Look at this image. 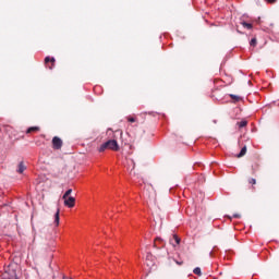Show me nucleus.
<instances>
[{
    "mask_svg": "<svg viewBox=\"0 0 279 279\" xmlns=\"http://www.w3.org/2000/svg\"><path fill=\"white\" fill-rule=\"evenodd\" d=\"M106 149H112L113 151H119V143L117 140H109L105 142L98 149V151L102 153L106 151Z\"/></svg>",
    "mask_w": 279,
    "mask_h": 279,
    "instance_id": "1",
    "label": "nucleus"
},
{
    "mask_svg": "<svg viewBox=\"0 0 279 279\" xmlns=\"http://www.w3.org/2000/svg\"><path fill=\"white\" fill-rule=\"evenodd\" d=\"M52 147L53 149H62V140L58 136L52 138Z\"/></svg>",
    "mask_w": 279,
    "mask_h": 279,
    "instance_id": "2",
    "label": "nucleus"
},
{
    "mask_svg": "<svg viewBox=\"0 0 279 279\" xmlns=\"http://www.w3.org/2000/svg\"><path fill=\"white\" fill-rule=\"evenodd\" d=\"M64 199V206H66L68 208H73V206H75V197L73 196H68Z\"/></svg>",
    "mask_w": 279,
    "mask_h": 279,
    "instance_id": "3",
    "label": "nucleus"
},
{
    "mask_svg": "<svg viewBox=\"0 0 279 279\" xmlns=\"http://www.w3.org/2000/svg\"><path fill=\"white\" fill-rule=\"evenodd\" d=\"M181 241L182 240L180 239V236H178V234H173L172 238L170 239V245H172L173 247H178Z\"/></svg>",
    "mask_w": 279,
    "mask_h": 279,
    "instance_id": "4",
    "label": "nucleus"
},
{
    "mask_svg": "<svg viewBox=\"0 0 279 279\" xmlns=\"http://www.w3.org/2000/svg\"><path fill=\"white\" fill-rule=\"evenodd\" d=\"M48 62H51V66L47 65L48 69H50V71H51V69H53V66H56V58L46 57L45 58V64H48Z\"/></svg>",
    "mask_w": 279,
    "mask_h": 279,
    "instance_id": "5",
    "label": "nucleus"
},
{
    "mask_svg": "<svg viewBox=\"0 0 279 279\" xmlns=\"http://www.w3.org/2000/svg\"><path fill=\"white\" fill-rule=\"evenodd\" d=\"M25 169H27V167H25V163L23 161L20 162L17 166V173H23Z\"/></svg>",
    "mask_w": 279,
    "mask_h": 279,
    "instance_id": "6",
    "label": "nucleus"
},
{
    "mask_svg": "<svg viewBox=\"0 0 279 279\" xmlns=\"http://www.w3.org/2000/svg\"><path fill=\"white\" fill-rule=\"evenodd\" d=\"M247 154V146H243L238 155V158H243Z\"/></svg>",
    "mask_w": 279,
    "mask_h": 279,
    "instance_id": "7",
    "label": "nucleus"
},
{
    "mask_svg": "<svg viewBox=\"0 0 279 279\" xmlns=\"http://www.w3.org/2000/svg\"><path fill=\"white\" fill-rule=\"evenodd\" d=\"M54 223L56 226H60V209L54 214Z\"/></svg>",
    "mask_w": 279,
    "mask_h": 279,
    "instance_id": "8",
    "label": "nucleus"
},
{
    "mask_svg": "<svg viewBox=\"0 0 279 279\" xmlns=\"http://www.w3.org/2000/svg\"><path fill=\"white\" fill-rule=\"evenodd\" d=\"M38 130H40V128L38 126H31L26 130V134H32V132H38Z\"/></svg>",
    "mask_w": 279,
    "mask_h": 279,
    "instance_id": "9",
    "label": "nucleus"
},
{
    "mask_svg": "<svg viewBox=\"0 0 279 279\" xmlns=\"http://www.w3.org/2000/svg\"><path fill=\"white\" fill-rule=\"evenodd\" d=\"M73 193L72 189H69L65 191V193L62 196V199H66V197H70V195Z\"/></svg>",
    "mask_w": 279,
    "mask_h": 279,
    "instance_id": "10",
    "label": "nucleus"
},
{
    "mask_svg": "<svg viewBox=\"0 0 279 279\" xmlns=\"http://www.w3.org/2000/svg\"><path fill=\"white\" fill-rule=\"evenodd\" d=\"M238 126L240 129L246 128L247 126V120H242V121L238 122Z\"/></svg>",
    "mask_w": 279,
    "mask_h": 279,
    "instance_id": "11",
    "label": "nucleus"
},
{
    "mask_svg": "<svg viewBox=\"0 0 279 279\" xmlns=\"http://www.w3.org/2000/svg\"><path fill=\"white\" fill-rule=\"evenodd\" d=\"M193 274H195L196 276H202V268L199 267L194 268Z\"/></svg>",
    "mask_w": 279,
    "mask_h": 279,
    "instance_id": "12",
    "label": "nucleus"
},
{
    "mask_svg": "<svg viewBox=\"0 0 279 279\" xmlns=\"http://www.w3.org/2000/svg\"><path fill=\"white\" fill-rule=\"evenodd\" d=\"M243 27H246V29H252L253 25L252 23L242 22Z\"/></svg>",
    "mask_w": 279,
    "mask_h": 279,
    "instance_id": "13",
    "label": "nucleus"
},
{
    "mask_svg": "<svg viewBox=\"0 0 279 279\" xmlns=\"http://www.w3.org/2000/svg\"><path fill=\"white\" fill-rule=\"evenodd\" d=\"M250 45L251 47H256V38H252Z\"/></svg>",
    "mask_w": 279,
    "mask_h": 279,
    "instance_id": "14",
    "label": "nucleus"
},
{
    "mask_svg": "<svg viewBox=\"0 0 279 279\" xmlns=\"http://www.w3.org/2000/svg\"><path fill=\"white\" fill-rule=\"evenodd\" d=\"M128 121H129V123H135V122H136V119L133 118V117H129V118H128Z\"/></svg>",
    "mask_w": 279,
    "mask_h": 279,
    "instance_id": "15",
    "label": "nucleus"
},
{
    "mask_svg": "<svg viewBox=\"0 0 279 279\" xmlns=\"http://www.w3.org/2000/svg\"><path fill=\"white\" fill-rule=\"evenodd\" d=\"M128 162H129V165H132V169H131V171H132L135 167V163L132 159H129Z\"/></svg>",
    "mask_w": 279,
    "mask_h": 279,
    "instance_id": "16",
    "label": "nucleus"
},
{
    "mask_svg": "<svg viewBox=\"0 0 279 279\" xmlns=\"http://www.w3.org/2000/svg\"><path fill=\"white\" fill-rule=\"evenodd\" d=\"M230 97H231V99H235V101H239V96L231 94Z\"/></svg>",
    "mask_w": 279,
    "mask_h": 279,
    "instance_id": "17",
    "label": "nucleus"
},
{
    "mask_svg": "<svg viewBox=\"0 0 279 279\" xmlns=\"http://www.w3.org/2000/svg\"><path fill=\"white\" fill-rule=\"evenodd\" d=\"M239 218H241V215H239V214L233 215V219H239Z\"/></svg>",
    "mask_w": 279,
    "mask_h": 279,
    "instance_id": "18",
    "label": "nucleus"
},
{
    "mask_svg": "<svg viewBox=\"0 0 279 279\" xmlns=\"http://www.w3.org/2000/svg\"><path fill=\"white\" fill-rule=\"evenodd\" d=\"M250 184H256V179H251Z\"/></svg>",
    "mask_w": 279,
    "mask_h": 279,
    "instance_id": "19",
    "label": "nucleus"
},
{
    "mask_svg": "<svg viewBox=\"0 0 279 279\" xmlns=\"http://www.w3.org/2000/svg\"><path fill=\"white\" fill-rule=\"evenodd\" d=\"M267 3H276V0H266Z\"/></svg>",
    "mask_w": 279,
    "mask_h": 279,
    "instance_id": "20",
    "label": "nucleus"
},
{
    "mask_svg": "<svg viewBox=\"0 0 279 279\" xmlns=\"http://www.w3.org/2000/svg\"><path fill=\"white\" fill-rule=\"evenodd\" d=\"M209 256H213V251L209 252Z\"/></svg>",
    "mask_w": 279,
    "mask_h": 279,
    "instance_id": "21",
    "label": "nucleus"
}]
</instances>
